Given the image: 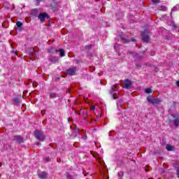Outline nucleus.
Masks as SVG:
<instances>
[{
	"label": "nucleus",
	"instance_id": "1",
	"mask_svg": "<svg viewBox=\"0 0 179 179\" xmlns=\"http://www.w3.org/2000/svg\"><path fill=\"white\" fill-rule=\"evenodd\" d=\"M109 93L110 96H112L113 100H117V99L120 97V92H118L115 85H112Z\"/></svg>",
	"mask_w": 179,
	"mask_h": 179
},
{
	"label": "nucleus",
	"instance_id": "2",
	"mask_svg": "<svg viewBox=\"0 0 179 179\" xmlns=\"http://www.w3.org/2000/svg\"><path fill=\"white\" fill-rule=\"evenodd\" d=\"M34 136H35V138L38 139V141H43L45 139V136H44V132L40 130L35 131Z\"/></svg>",
	"mask_w": 179,
	"mask_h": 179
},
{
	"label": "nucleus",
	"instance_id": "3",
	"mask_svg": "<svg viewBox=\"0 0 179 179\" xmlns=\"http://www.w3.org/2000/svg\"><path fill=\"white\" fill-rule=\"evenodd\" d=\"M171 117L173 118V120H170V122H173V125L177 128L179 126V114H171Z\"/></svg>",
	"mask_w": 179,
	"mask_h": 179
},
{
	"label": "nucleus",
	"instance_id": "4",
	"mask_svg": "<svg viewBox=\"0 0 179 179\" xmlns=\"http://www.w3.org/2000/svg\"><path fill=\"white\" fill-rule=\"evenodd\" d=\"M141 37L143 41H144L145 43H149V40L150 38V34L147 30H145L143 33H141Z\"/></svg>",
	"mask_w": 179,
	"mask_h": 179
},
{
	"label": "nucleus",
	"instance_id": "5",
	"mask_svg": "<svg viewBox=\"0 0 179 179\" xmlns=\"http://www.w3.org/2000/svg\"><path fill=\"white\" fill-rule=\"evenodd\" d=\"M148 101H149V103H151V104H159V103H162V100L159 99H153L152 97L148 96L147 98Z\"/></svg>",
	"mask_w": 179,
	"mask_h": 179
},
{
	"label": "nucleus",
	"instance_id": "6",
	"mask_svg": "<svg viewBox=\"0 0 179 179\" xmlns=\"http://www.w3.org/2000/svg\"><path fill=\"white\" fill-rule=\"evenodd\" d=\"M67 75H71V76L76 73V67H71L66 70Z\"/></svg>",
	"mask_w": 179,
	"mask_h": 179
},
{
	"label": "nucleus",
	"instance_id": "7",
	"mask_svg": "<svg viewBox=\"0 0 179 179\" xmlns=\"http://www.w3.org/2000/svg\"><path fill=\"white\" fill-rule=\"evenodd\" d=\"M38 177L41 179H45L47 177H48V174L47 172L41 171L38 173Z\"/></svg>",
	"mask_w": 179,
	"mask_h": 179
},
{
	"label": "nucleus",
	"instance_id": "8",
	"mask_svg": "<svg viewBox=\"0 0 179 179\" xmlns=\"http://www.w3.org/2000/svg\"><path fill=\"white\" fill-rule=\"evenodd\" d=\"M131 85H132V83H131V80H126L124 83V89H129V87H131Z\"/></svg>",
	"mask_w": 179,
	"mask_h": 179
},
{
	"label": "nucleus",
	"instance_id": "9",
	"mask_svg": "<svg viewBox=\"0 0 179 179\" xmlns=\"http://www.w3.org/2000/svg\"><path fill=\"white\" fill-rule=\"evenodd\" d=\"M46 17H47V13H41L38 15V19L41 20V22H44Z\"/></svg>",
	"mask_w": 179,
	"mask_h": 179
},
{
	"label": "nucleus",
	"instance_id": "10",
	"mask_svg": "<svg viewBox=\"0 0 179 179\" xmlns=\"http://www.w3.org/2000/svg\"><path fill=\"white\" fill-rule=\"evenodd\" d=\"M14 141L17 142V143H22V142H23V138H22L20 136H14Z\"/></svg>",
	"mask_w": 179,
	"mask_h": 179
},
{
	"label": "nucleus",
	"instance_id": "11",
	"mask_svg": "<svg viewBox=\"0 0 179 179\" xmlns=\"http://www.w3.org/2000/svg\"><path fill=\"white\" fill-rule=\"evenodd\" d=\"M56 52H60V57H65V52L62 49L55 50Z\"/></svg>",
	"mask_w": 179,
	"mask_h": 179
},
{
	"label": "nucleus",
	"instance_id": "12",
	"mask_svg": "<svg viewBox=\"0 0 179 179\" xmlns=\"http://www.w3.org/2000/svg\"><path fill=\"white\" fill-rule=\"evenodd\" d=\"M49 96L50 99H57V97H58V95L55 92H50Z\"/></svg>",
	"mask_w": 179,
	"mask_h": 179
},
{
	"label": "nucleus",
	"instance_id": "13",
	"mask_svg": "<svg viewBox=\"0 0 179 179\" xmlns=\"http://www.w3.org/2000/svg\"><path fill=\"white\" fill-rule=\"evenodd\" d=\"M166 150L171 152V151L174 150V146L170 145H166Z\"/></svg>",
	"mask_w": 179,
	"mask_h": 179
},
{
	"label": "nucleus",
	"instance_id": "14",
	"mask_svg": "<svg viewBox=\"0 0 179 179\" xmlns=\"http://www.w3.org/2000/svg\"><path fill=\"white\" fill-rule=\"evenodd\" d=\"M16 26H17V27H18V29H20V27H22V26H23V23H22L20 21H18L16 23Z\"/></svg>",
	"mask_w": 179,
	"mask_h": 179
},
{
	"label": "nucleus",
	"instance_id": "15",
	"mask_svg": "<svg viewBox=\"0 0 179 179\" xmlns=\"http://www.w3.org/2000/svg\"><path fill=\"white\" fill-rule=\"evenodd\" d=\"M173 10L175 12L179 10V4H177L176 6H174Z\"/></svg>",
	"mask_w": 179,
	"mask_h": 179
},
{
	"label": "nucleus",
	"instance_id": "16",
	"mask_svg": "<svg viewBox=\"0 0 179 179\" xmlns=\"http://www.w3.org/2000/svg\"><path fill=\"white\" fill-rule=\"evenodd\" d=\"M145 92L147 93V94H149V93H152V90L150 88H146Z\"/></svg>",
	"mask_w": 179,
	"mask_h": 179
},
{
	"label": "nucleus",
	"instance_id": "17",
	"mask_svg": "<svg viewBox=\"0 0 179 179\" xmlns=\"http://www.w3.org/2000/svg\"><path fill=\"white\" fill-rule=\"evenodd\" d=\"M118 176L119 177H122L124 176V172H122V171L118 172Z\"/></svg>",
	"mask_w": 179,
	"mask_h": 179
},
{
	"label": "nucleus",
	"instance_id": "18",
	"mask_svg": "<svg viewBox=\"0 0 179 179\" xmlns=\"http://www.w3.org/2000/svg\"><path fill=\"white\" fill-rule=\"evenodd\" d=\"M135 59H141V57H139V54H136L134 56Z\"/></svg>",
	"mask_w": 179,
	"mask_h": 179
},
{
	"label": "nucleus",
	"instance_id": "19",
	"mask_svg": "<svg viewBox=\"0 0 179 179\" xmlns=\"http://www.w3.org/2000/svg\"><path fill=\"white\" fill-rule=\"evenodd\" d=\"M115 51H118V44H115L114 46Z\"/></svg>",
	"mask_w": 179,
	"mask_h": 179
},
{
	"label": "nucleus",
	"instance_id": "20",
	"mask_svg": "<svg viewBox=\"0 0 179 179\" xmlns=\"http://www.w3.org/2000/svg\"><path fill=\"white\" fill-rule=\"evenodd\" d=\"M172 27L173 30H176L177 29V26L174 24H172Z\"/></svg>",
	"mask_w": 179,
	"mask_h": 179
},
{
	"label": "nucleus",
	"instance_id": "21",
	"mask_svg": "<svg viewBox=\"0 0 179 179\" xmlns=\"http://www.w3.org/2000/svg\"><path fill=\"white\" fill-rule=\"evenodd\" d=\"M154 3H159V0H151Z\"/></svg>",
	"mask_w": 179,
	"mask_h": 179
},
{
	"label": "nucleus",
	"instance_id": "22",
	"mask_svg": "<svg viewBox=\"0 0 179 179\" xmlns=\"http://www.w3.org/2000/svg\"><path fill=\"white\" fill-rule=\"evenodd\" d=\"M117 106L118 108H119V107H122V106H121V102L118 101V102L117 103Z\"/></svg>",
	"mask_w": 179,
	"mask_h": 179
},
{
	"label": "nucleus",
	"instance_id": "23",
	"mask_svg": "<svg viewBox=\"0 0 179 179\" xmlns=\"http://www.w3.org/2000/svg\"><path fill=\"white\" fill-rule=\"evenodd\" d=\"M91 110L92 111H94V110H96V106H91Z\"/></svg>",
	"mask_w": 179,
	"mask_h": 179
},
{
	"label": "nucleus",
	"instance_id": "24",
	"mask_svg": "<svg viewBox=\"0 0 179 179\" xmlns=\"http://www.w3.org/2000/svg\"><path fill=\"white\" fill-rule=\"evenodd\" d=\"M45 162H50V157L45 158Z\"/></svg>",
	"mask_w": 179,
	"mask_h": 179
},
{
	"label": "nucleus",
	"instance_id": "25",
	"mask_svg": "<svg viewBox=\"0 0 179 179\" xmlns=\"http://www.w3.org/2000/svg\"><path fill=\"white\" fill-rule=\"evenodd\" d=\"M37 13V9H34V10H32V13Z\"/></svg>",
	"mask_w": 179,
	"mask_h": 179
},
{
	"label": "nucleus",
	"instance_id": "26",
	"mask_svg": "<svg viewBox=\"0 0 179 179\" xmlns=\"http://www.w3.org/2000/svg\"><path fill=\"white\" fill-rule=\"evenodd\" d=\"M13 101H15V103H17V101H19L17 99H14Z\"/></svg>",
	"mask_w": 179,
	"mask_h": 179
},
{
	"label": "nucleus",
	"instance_id": "27",
	"mask_svg": "<svg viewBox=\"0 0 179 179\" xmlns=\"http://www.w3.org/2000/svg\"><path fill=\"white\" fill-rule=\"evenodd\" d=\"M124 43H129V41H128V40H124Z\"/></svg>",
	"mask_w": 179,
	"mask_h": 179
},
{
	"label": "nucleus",
	"instance_id": "28",
	"mask_svg": "<svg viewBox=\"0 0 179 179\" xmlns=\"http://www.w3.org/2000/svg\"><path fill=\"white\" fill-rule=\"evenodd\" d=\"M176 85H177V86H178V87H179V80L176 82Z\"/></svg>",
	"mask_w": 179,
	"mask_h": 179
},
{
	"label": "nucleus",
	"instance_id": "29",
	"mask_svg": "<svg viewBox=\"0 0 179 179\" xmlns=\"http://www.w3.org/2000/svg\"><path fill=\"white\" fill-rule=\"evenodd\" d=\"M67 178H71V176L67 173L66 175Z\"/></svg>",
	"mask_w": 179,
	"mask_h": 179
},
{
	"label": "nucleus",
	"instance_id": "30",
	"mask_svg": "<svg viewBox=\"0 0 179 179\" xmlns=\"http://www.w3.org/2000/svg\"><path fill=\"white\" fill-rule=\"evenodd\" d=\"M88 48H92V45H89Z\"/></svg>",
	"mask_w": 179,
	"mask_h": 179
},
{
	"label": "nucleus",
	"instance_id": "31",
	"mask_svg": "<svg viewBox=\"0 0 179 179\" xmlns=\"http://www.w3.org/2000/svg\"><path fill=\"white\" fill-rule=\"evenodd\" d=\"M131 41H135V38H131Z\"/></svg>",
	"mask_w": 179,
	"mask_h": 179
},
{
	"label": "nucleus",
	"instance_id": "32",
	"mask_svg": "<svg viewBox=\"0 0 179 179\" xmlns=\"http://www.w3.org/2000/svg\"><path fill=\"white\" fill-rule=\"evenodd\" d=\"M84 139H87V137H85Z\"/></svg>",
	"mask_w": 179,
	"mask_h": 179
},
{
	"label": "nucleus",
	"instance_id": "33",
	"mask_svg": "<svg viewBox=\"0 0 179 179\" xmlns=\"http://www.w3.org/2000/svg\"><path fill=\"white\" fill-rule=\"evenodd\" d=\"M163 17H166V16H164Z\"/></svg>",
	"mask_w": 179,
	"mask_h": 179
},
{
	"label": "nucleus",
	"instance_id": "34",
	"mask_svg": "<svg viewBox=\"0 0 179 179\" xmlns=\"http://www.w3.org/2000/svg\"><path fill=\"white\" fill-rule=\"evenodd\" d=\"M37 1H40V0H37Z\"/></svg>",
	"mask_w": 179,
	"mask_h": 179
}]
</instances>
